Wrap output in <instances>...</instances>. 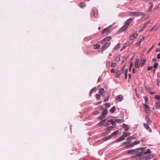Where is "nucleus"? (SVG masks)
<instances>
[{"label":"nucleus","mask_w":160,"mask_h":160,"mask_svg":"<svg viewBox=\"0 0 160 160\" xmlns=\"http://www.w3.org/2000/svg\"><path fill=\"white\" fill-rule=\"evenodd\" d=\"M133 66V64L132 62H131L130 63V69L131 70L132 67Z\"/></svg>","instance_id":"nucleus-56"},{"label":"nucleus","mask_w":160,"mask_h":160,"mask_svg":"<svg viewBox=\"0 0 160 160\" xmlns=\"http://www.w3.org/2000/svg\"><path fill=\"white\" fill-rule=\"evenodd\" d=\"M105 106L108 108L110 107V105L109 103H106L105 104Z\"/></svg>","instance_id":"nucleus-44"},{"label":"nucleus","mask_w":160,"mask_h":160,"mask_svg":"<svg viewBox=\"0 0 160 160\" xmlns=\"http://www.w3.org/2000/svg\"><path fill=\"white\" fill-rule=\"evenodd\" d=\"M121 43H118V44H117L116 46L114 47V50H117L118 49L120 46Z\"/></svg>","instance_id":"nucleus-23"},{"label":"nucleus","mask_w":160,"mask_h":160,"mask_svg":"<svg viewBox=\"0 0 160 160\" xmlns=\"http://www.w3.org/2000/svg\"><path fill=\"white\" fill-rule=\"evenodd\" d=\"M112 137V136H111V135H110V136H109L107 137H104V138H103V139L104 141H106L110 139Z\"/></svg>","instance_id":"nucleus-21"},{"label":"nucleus","mask_w":160,"mask_h":160,"mask_svg":"<svg viewBox=\"0 0 160 160\" xmlns=\"http://www.w3.org/2000/svg\"><path fill=\"white\" fill-rule=\"evenodd\" d=\"M151 151L149 149H148L146 151L145 150H142L141 152L137 156V158H140L141 160L143 159H148L149 157L147 155L151 153Z\"/></svg>","instance_id":"nucleus-1"},{"label":"nucleus","mask_w":160,"mask_h":160,"mask_svg":"<svg viewBox=\"0 0 160 160\" xmlns=\"http://www.w3.org/2000/svg\"><path fill=\"white\" fill-rule=\"evenodd\" d=\"M116 99L119 102H121L123 98V96L121 95H119L116 97Z\"/></svg>","instance_id":"nucleus-13"},{"label":"nucleus","mask_w":160,"mask_h":160,"mask_svg":"<svg viewBox=\"0 0 160 160\" xmlns=\"http://www.w3.org/2000/svg\"><path fill=\"white\" fill-rule=\"evenodd\" d=\"M110 32H111L110 30V28H107L103 30V31H102V34L103 35L106 36L108 35Z\"/></svg>","instance_id":"nucleus-5"},{"label":"nucleus","mask_w":160,"mask_h":160,"mask_svg":"<svg viewBox=\"0 0 160 160\" xmlns=\"http://www.w3.org/2000/svg\"><path fill=\"white\" fill-rule=\"evenodd\" d=\"M122 72L119 70L117 71L116 72V77L118 78H120Z\"/></svg>","instance_id":"nucleus-14"},{"label":"nucleus","mask_w":160,"mask_h":160,"mask_svg":"<svg viewBox=\"0 0 160 160\" xmlns=\"http://www.w3.org/2000/svg\"><path fill=\"white\" fill-rule=\"evenodd\" d=\"M122 127L125 129V131H127L129 129V128L128 127V125L125 124H122Z\"/></svg>","instance_id":"nucleus-18"},{"label":"nucleus","mask_w":160,"mask_h":160,"mask_svg":"<svg viewBox=\"0 0 160 160\" xmlns=\"http://www.w3.org/2000/svg\"><path fill=\"white\" fill-rule=\"evenodd\" d=\"M136 69L134 68H133V69L132 72L134 74L136 73Z\"/></svg>","instance_id":"nucleus-59"},{"label":"nucleus","mask_w":160,"mask_h":160,"mask_svg":"<svg viewBox=\"0 0 160 160\" xmlns=\"http://www.w3.org/2000/svg\"><path fill=\"white\" fill-rule=\"evenodd\" d=\"M93 113V114L95 115H97L99 113V112L98 111H94Z\"/></svg>","instance_id":"nucleus-45"},{"label":"nucleus","mask_w":160,"mask_h":160,"mask_svg":"<svg viewBox=\"0 0 160 160\" xmlns=\"http://www.w3.org/2000/svg\"><path fill=\"white\" fill-rule=\"evenodd\" d=\"M134 139V138L133 137H130L127 138V140H132Z\"/></svg>","instance_id":"nucleus-43"},{"label":"nucleus","mask_w":160,"mask_h":160,"mask_svg":"<svg viewBox=\"0 0 160 160\" xmlns=\"http://www.w3.org/2000/svg\"><path fill=\"white\" fill-rule=\"evenodd\" d=\"M116 110V107L115 106H113L110 110V112L112 113H113L115 112Z\"/></svg>","instance_id":"nucleus-25"},{"label":"nucleus","mask_w":160,"mask_h":160,"mask_svg":"<svg viewBox=\"0 0 160 160\" xmlns=\"http://www.w3.org/2000/svg\"><path fill=\"white\" fill-rule=\"evenodd\" d=\"M153 67L152 66H149L148 68V70H150L152 69Z\"/></svg>","instance_id":"nucleus-46"},{"label":"nucleus","mask_w":160,"mask_h":160,"mask_svg":"<svg viewBox=\"0 0 160 160\" xmlns=\"http://www.w3.org/2000/svg\"><path fill=\"white\" fill-rule=\"evenodd\" d=\"M92 11L91 12V15L93 18H96L98 16V11L95 8H92Z\"/></svg>","instance_id":"nucleus-3"},{"label":"nucleus","mask_w":160,"mask_h":160,"mask_svg":"<svg viewBox=\"0 0 160 160\" xmlns=\"http://www.w3.org/2000/svg\"><path fill=\"white\" fill-rule=\"evenodd\" d=\"M111 67H114L116 66V63H111Z\"/></svg>","instance_id":"nucleus-47"},{"label":"nucleus","mask_w":160,"mask_h":160,"mask_svg":"<svg viewBox=\"0 0 160 160\" xmlns=\"http://www.w3.org/2000/svg\"><path fill=\"white\" fill-rule=\"evenodd\" d=\"M128 72V71L127 69L125 70V71L124 72V73H125V79H127V73Z\"/></svg>","instance_id":"nucleus-29"},{"label":"nucleus","mask_w":160,"mask_h":160,"mask_svg":"<svg viewBox=\"0 0 160 160\" xmlns=\"http://www.w3.org/2000/svg\"><path fill=\"white\" fill-rule=\"evenodd\" d=\"M138 36V34L137 33H134L131 36H130V39L131 40H133L136 38Z\"/></svg>","instance_id":"nucleus-15"},{"label":"nucleus","mask_w":160,"mask_h":160,"mask_svg":"<svg viewBox=\"0 0 160 160\" xmlns=\"http://www.w3.org/2000/svg\"><path fill=\"white\" fill-rule=\"evenodd\" d=\"M110 44V43H104V45L101 48L102 51H103L108 48Z\"/></svg>","instance_id":"nucleus-7"},{"label":"nucleus","mask_w":160,"mask_h":160,"mask_svg":"<svg viewBox=\"0 0 160 160\" xmlns=\"http://www.w3.org/2000/svg\"><path fill=\"white\" fill-rule=\"evenodd\" d=\"M109 97H107L104 99V102H107L109 100Z\"/></svg>","instance_id":"nucleus-40"},{"label":"nucleus","mask_w":160,"mask_h":160,"mask_svg":"<svg viewBox=\"0 0 160 160\" xmlns=\"http://www.w3.org/2000/svg\"><path fill=\"white\" fill-rule=\"evenodd\" d=\"M133 20V18H130L126 21L124 24H126L127 26L128 27L129 25L131 23Z\"/></svg>","instance_id":"nucleus-8"},{"label":"nucleus","mask_w":160,"mask_h":160,"mask_svg":"<svg viewBox=\"0 0 160 160\" xmlns=\"http://www.w3.org/2000/svg\"><path fill=\"white\" fill-rule=\"evenodd\" d=\"M111 37H107L101 41V43L102 44L109 43L108 42L111 39Z\"/></svg>","instance_id":"nucleus-6"},{"label":"nucleus","mask_w":160,"mask_h":160,"mask_svg":"<svg viewBox=\"0 0 160 160\" xmlns=\"http://www.w3.org/2000/svg\"><path fill=\"white\" fill-rule=\"evenodd\" d=\"M104 118H105V116L102 115L101 116L99 117H98V118H99L101 120H102V119Z\"/></svg>","instance_id":"nucleus-41"},{"label":"nucleus","mask_w":160,"mask_h":160,"mask_svg":"<svg viewBox=\"0 0 160 160\" xmlns=\"http://www.w3.org/2000/svg\"><path fill=\"white\" fill-rule=\"evenodd\" d=\"M111 73H115V72L114 69V68L112 69L111 71Z\"/></svg>","instance_id":"nucleus-55"},{"label":"nucleus","mask_w":160,"mask_h":160,"mask_svg":"<svg viewBox=\"0 0 160 160\" xmlns=\"http://www.w3.org/2000/svg\"><path fill=\"white\" fill-rule=\"evenodd\" d=\"M144 15V12H130L129 15L130 16H135L138 17Z\"/></svg>","instance_id":"nucleus-2"},{"label":"nucleus","mask_w":160,"mask_h":160,"mask_svg":"<svg viewBox=\"0 0 160 160\" xmlns=\"http://www.w3.org/2000/svg\"><path fill=\"white\" fill-rule=\"evenodd\" d=\"M108 112L107 110H105L104 111L102 112V115L104 116L108 114Z\"/></svg>","instance_id":"nucleus-30"},{"label":"nucleus","mask_w":160,"mask_h":160,"mask_svg":"<svg viewBox=\"0 0 160 160\" xmlns=\"http://www.w3.org/2000/svg\"><path fill=\"white\" fill-rule=\"evenodd\" d=\"M96 90V89L95 88H93L91 90V91H90V92H92L93 91H95Z\"/></svg>","instance_id":"nucleus-61"},{"label":"nucleus","mask_w":160,"mask_h":160,"mask_svg":"<svg viewBox=\"0 0 160 160\" xmlns=\"http://www.w3.org/2000/svg\"><path fill=\"white\" fill-rule=\"evenodd\" d=\"M119 61V58L118 57H116L115 59V61L118 62Z\"/></svg>","instance_id":"nucleus-49"},{"label":"nucleus","mask_w":160,"mask_h":160,"mask_svg":"<svg viewBox=\"0 0 160 160\" xmlns=\"http://www.w3.org/2000/svg\"><path fill=\"white\" fill-rule=\"evenodd\" d=\"M140 143V141L139 140L136 141L126 146V147H125V148H131L133 146L135 145L139 144Z\"/></svg>","instance_id":"nucleus-4"},{"label":"nucleus","mask_w":160,"mask_h":160,"mask_svg":"<svg viewBox=\"0 0 160 160\" xmlns=\"http://www.w3.org/2000/svg\"><path fill=\"white\" fill-rule=\"evenodd\" d=\"M118 133H119V131L118 130H117V131H115V132H113V133H112L111 135L112 137V136H115L117 135V134H118Z\"/></svg>","instance_id":"nucleus-26"},{"label":"nucleus","mask_w":160,"mask_h":160,"mask_svg":"<svg viewBox=\"0 0 160 160\" xmlns=\"http://www.w3.org/2000/svg\"><path fill=\"white\" fill-rule=\"evenodd\" d=\"M143 160H151V159L150 158H148V159H146V158L145 159H143ZM152 160H157V159H153Z\"/></svg>","instance_id":"nucleus-51"},{"label":"nucleus","mask_w":160,"mask_h":160,"mask_svg":"<svg viewBox=\"0 0 160 160\" xmlns=\"http://www.w3.org/2000/svg\"><path fill=\"white\" fill-rule=\"evenodd\" d=\"M126 47V46H124L121 49L120 51H122V50H123Z\"/></svg>","instance_id":"nucleus-58"},{"label":"nucleus","mask_w":160,"mask_h":160,"mask_svg":"<svg viewBox=\"0 0 160 160\" xmlns=\"http://www.w3.org/2000/svg\"><path fill=\"white\" fill-rule=\"evenodd\" d=\"M148 22L144 23V25L142 27V28L139 30V32H142L143 30L146 28V26L148 24Z\"/></svg>","instance_id":"nucleus-16"},{"label":"nucleus","mask_w":160,"mask_h":160,"mask_svg":"<svg viewBox=\"0 0 160 160\" xmlns=\"http://www.w3.org/2000/svg\"><path fill=\"white\" fill-rule=\"evenodd\" d=\"M140 43L138 41V42L136 43V44L138 46H140Z\"/></svg>","instance_id":"nucleus-57"},{"label":"nucleus","mask_w":160,"mask_h":160,"mask_svg":"<svg viewBox=\"0 0 160 160\" xmlns=\"http://www.w3.org/2000/svg\"><path fill=\"white\" fill-rule=\"evenodd\" d=\"M96 98L97 99H99L100 98V95L98 94H96Z\"/></svg>","instance_id":"nucleus-38"},{"label":"nucleus","mask_w":160,"mask_h":160,"mask_svg":"<svg viewBox=\"0 0 160 160\" xmlns=\"http://www.w3.org/2000/svg\"><path fill=\"white\" fill-rule=\"evenodd\" d=\"M143 98H144V99H145V100L146 102V103H147V102H148V97H143Z\"/></svg>","instance_id":"nucleus-42"},{"label":"nucleus","mask_w":160,"mask_h":160,"mask_svg":"<svg viewBox=\"0 0 160 160\" xmlns=\"http://www.w3.org/2000/svg\"><path fill=\"white\" fill-rule=\"evenodd\" d=\"M135 150H129L128 151V153L129 154H132L134 153Z\"/></svg>","instance_id":"nucleus-34"},{"label":"nucleus","mask_w":160,"mask_h":160,"mask_svg":"<svg viewBox=\"0 0 160 160\" xmlns=\"http://www.w3.org/2000/svg\"><path fill=\"white\" fill-rule=\"evenodd\" d=\"M143 107L145 108V111L146 113H148V111H150V108L146 104H143Z\"/></svg>","instance_id":"nucleus-12"},{"label":"nucleus","mask_w":160,"mask_h":160,"mask_svg":"<svg viewBox=\"0 0 160 160\" xmlns=\"http://www.w3.org/2000/svg\"><path fill=\"white\" fill-rule=\"evenodd\" d=\"M156 52H160V48H157L156 50Z\"/></svg>","instance_id":"nucleus-62"},{"label":"nucleus","mask_w":160,"mask_h":160,"mask_svg":"<svg viewBox=\"0 0 160 160\" xmlns=\"http://www.w3.org/2000/svg\"><path fill=\"white\" fill-rule=\"evenodd\" d=\"M105 120H103L102 122H99V124L100 126H101L103 125V123L105 121Z\"/></svg>","instance_id":"nucleus-39"},{"label":"nucleus","mask_w":160,"mask_h":160,"mask_svg":"<svg viewBox=\"0 0 160 160\" xmlns=\"http://www.w3.org/2000/svg\"><path fill=\"white\" fill-rule=\"evenodd\" d=\"M139 59H137L135 61V68H139L140 66Z\"/></svg>","instance_id":"nucleus-10"},{"label":"nucleus","mask_w":160,"mask_h":160,"mask_svg":"<svg viewBox=\"0 0 160 160\" xmlns=\"http://www.w3.org/2000/svg\"><path fill=\"white\" fill-rule=\"evenodd\" d=\"M145 119L146 120L149 119V116L148 115H146V116H145Z\"/></svg>","instance_id":"nucleus-52"},{"label":"nucleus","mask_w":160,"mask_h":160,"mask_svg":"<svg viewBox=\"0 0 160 160\" xmlns=\"http://www.w3.org/2000/svg\"><path fill=\"white\" fill-rule=\"evenodd\" d=\"M154 45L151 48H150L149 49V52L154 47Z\"/></svg>","instance_id":"nucleus-63"},{"label":"nucleus","mask_w":160,"mask_h":160,"mask_svg":"<svg viewBox=\"0 0 160 160\" xmlns=\"http://www.w3.org/2000/svg\"><path fill=\"white\" fill-rule=\"evenodd\" d=\"M149 125L144 123L143 125L145 128L149 132H151L152 131V129H151V128L149 127L148 126Z\"/></svg>","instance_id":"nucleus-11"},{"label":"nucleus","mask_w":160,"mask_h":160,"mask_svg":"<svg viewBox=\"0 0 160 160\" xmlns=\"http://www.w3.org/2000/svg\"><path fill=\"white\" fill-rule=\"evenodd\" d=\"M128 26L126 24H124V25L122 26L119 30V32L120 33L124 31L128 28Z\"/></svg>","instance_id":"nucleus-9"},{"label":"nucleus","mask_w":160,"mask_h":160,"mask_svg":"<svg viewBox=\"0 0 160 160\" xmlns=\"http://www.w3.org/2000/svg\"><path fill=\"white\" fill-rule=\"evenodd\" d=\"M146 62V60L145 59H143L140 62L141 63V67H142L145 64Z\"/></svg>","instance_id":"nucleus-22"},{"label":"nucleus","mask_w":160,"mask_h":160,"mask_svg":"<svg viewBox=\"0 0 160 160\" xmlns=\"http://www.w3.org/2000/svg\"><path fill=\"white\" fill-rule=\"evenodd\" d=\"M155 93L154 92H150V94L152 95L154 94Z\"/></svg>","instance_id":"nucleus-64"},{"label":"nucleus","mask_w":160,"mask_h":160,"mask_svg":"<svg viewBox=\"0 0 160 160\" xmlns=\"http://www.w3.org/2000/svg\"><path fill=\"white\" fill-rule=\"evenodd\" d=\"M130 143V142H123V144L124 145H125L126 144H129Z\"/></svg>","instance_id":"nucleus-48"},{"label":"nucleus","mask_w":160,"mask_h":160,"mask_svg":"<svg viewBox=\"0 0 160 160\" xmlns=\"http://www.w3.org/2000/svg\"><path fill=\"white\" fill-rule=\"evenodd\" d=\"M158 65V63H155L153 66V67L155 68H157Z\"/></svg>","instance_id":"nucleus-37"},{"label":"nucleus","mask_w":160,"mask_h":160,"mask_svg":"<svg viewBox=\"0 0 160 160\" xmlns=\"http://www.w3.org/2000/svg\"><path fill=\"white\" fill-rule=\"evenodd\" d=\"M115 120L116 122H123V120L122 119H116Z\"/></svg>","instance_id":"nucleus-33"},{"label":"nucleus","mask_w":160,"mask_h":160,"mask_svg":"<svg viewBox=\"0 0 160 160\" xmlns=\"http://www.w3.org/2000/svg\"><path fill=\"white\" fill-rule=\"evenodd\" d=\"M144 38H141L140 40L139 41V42H140V43H141L144 40Z\"/></svg>","instance_id":"nucleus-53"},{"label":"nucleus","mask_w":160,"mask_h":160,"mask_svg":"<svg viewBox=\"0 0 160 160\" xmlns=\"http://www.w3.org/2000/svg\"><path fill=\"white\" fill-rule=\"evenodd\" d=\"M123 135H124L125 138L129 136L131 133L129 132H124L123 133Z\"/></svg>","instance_id":"nucleus-20"},{"label":"nucleus","mask_w":160,"mask_h":160,"mask_svg":"<svg viewBox=\"0 0 160 160\" xmlns=\"http://www.w3.org/2000/svg\"><path fill=\"white\" fill-rule=\"evenodd\" d=\"M155 98L157 99L160 100V96L159 95H156L155 96Z\"/></svg>","instance_id":"nucleus-35"},{"label":"nucleus","mask_w":160,"mask_h":160,"mask_svg":"<svg viewBox=\"0 0 160 160\" xmlns=\"http://www.w3.org/2000/svg\"><path fill=\"white\" fill-rule=\"evenodd\" d=\"M108 122H110L111 123L113 126H115L116 125V122L115 121V120L114 121H113L112 119H111L110 120H109Z\"/></svg>","instance_id":"nucleus-19"},{"label":"nucleus","mask_w":160,"mask_h":160,"mask_svg":"<svg viewBox=\"0 0 160 160\" xmlns=\"http://www.w3.org/2000/svg\"><path fill=\"white\" fill-rule=\"evenodd\" d=\"M156 108L158 109L160 108V102H157L156 103Z\"/></svg>","instance_id":"nucleus-24"},{"label":"nucleus","mask_w":160,"mask_h":160,"mask_svg":"<svg viewBox=\"0 0 160 160\" xmlns=\"http://www.w3.org/2000/svg\"><path fill=\"white\" fill-rule=\"evenodd\" d=\"M157 58L158 59H160V53L158 54L157 56Z\"/></svg>","instance_id":"nucleus-54"},{"label":"nucleus","mask_w":160,"mask_h":160,"mask_svg":"<svg viewBox=\"0 0 160 160\" xmlns=\"http://www.w3.org/2000/svg\"><path fill=\"white\" fill-rule=\"evenodd\" d=\"M125 138V137L123 134L122 136L120 137L117 140L118 142L121 141L124 139Z\"/></svg>","instance_id":"nucleus-17"},{"label":"nucleus","mask_w":160,"mask_h":160,"mask_svg":"<svg viewBox=\"0 0 160 160\" xmlns=\"http://www.w3.org/2000/svg\"><path fill=\"white\" fill-rule=\"evenodd\" d=\"M110 62H107V63H106V65L107 66H108V68H109V65H110Z\"/></svg>","instance_id":"nucleus-50"},{"label":"nucleus","mask_w":160,"mask_h":160,"mask_svg":"<svg viewBox=\"0 0 160 160\" xmlns=\"http://www.w3.org/2000/svg\"><path fill=\"white\" fill-rule=\"evenodd\" d=\"M104 92V90L103 88H101L100 91V93L102 94V96H104V95H103L102 94Z\"/></svg>","instance_id":"nucleus-28"},{"label":"nucleus","mask_w":160,"mask_h":160,"mask_svg":"<svg viewBox=\"0 0 160 160\" xmlns=\"http://www.w3.org/2000/svg\"><path fill=\"white\" fill-rule=\"evenodd\" d=\"M157 85L159 86V80L158 79H157Z\"/></svg>","instance_id":"nucleus-60"},{"label":"nucleus","mask_w":160,"mask_h":160,"mask_svg":"<svg viewBox=\"0 0 160 160\" xmlns=\"http://www.w3.org/2000/svg\"><path fill=\"white\" fill-rule=\"evenodd\" d=\"M147 122L148 124L149 125H151V123L152 122L151 120H150L149 119L147 120Z\"/></svg>","instance_id":"nucleus-32"},{"label":"nucleus","mask_w":160,"mask_h":160,"mask_svg":"<svg viewBox=\"0 0 160 160\" xmlns=\"http://www.w3.org/2000/svg\"><path fill=\"white\" fill-rule=\"evenodd\" d=\"M113 127L112 126L109 127L107 128V129L108 131H110L112 130Z\"/></svg>","instance_id":"nucleus-36"},{"label":"nucleus","mask_w":160,"mask_h":160,"mask_svg":"<svg viewBox=\"0 0 160 160\" xmlns=\"http://www.w3.org/2000/svg\"><path fill=\"white\" fill-rule=\"evenodd\" d=\"M93 48L94 49H98L100 48V45L99 44H96L94 46Z\"/></svg>","instance_id":"nucleus-27"},{"label":"nucleus","mask_w":160,"mask_h":160,"mask_svg":"<svg viewBox=\"0 0 160 160\" xmlns=\"http://www.w3.org/2000/svg\"><path fill=\"white\" fill-rule=\"evenodd\" d=\"M85 4L84 3L82 2L79 4V6L81 8H82L85 6Z\"/></svg>","instance_id":"nucleus-31"}]
</instances>
